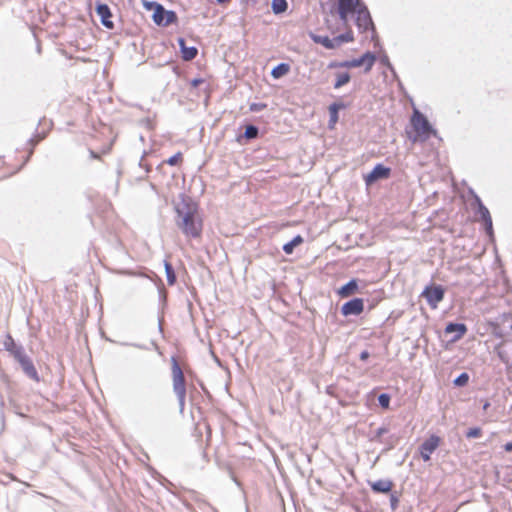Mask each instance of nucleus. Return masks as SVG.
<instances>
[{"mask_svg": "<svg viewBox=\"0 0 512 512\" xmlns=\"http://www.w3.org/2000/svg\"><path fill=\"white\" fill-rule=\"evenodd\" d=\"M181 201L174 206L175 224L186 237L197 239L203 232V218L199 205L190 196L180 195Z\"/></svg>", "mask_w": 512, "mask_h": 512, "instance_id": "obj_1", "label": "nucleus"}, {"mask_svg": "<svg viewBox=\"0 0 512 512\" xmlns=\"http://www.w3.org/2000/svg\"><path fill=\"white\" fill-rule=\"evenodd\" d=\"M411 124L415 132L414 136L410 137L413 142H425L431 136L437 135V131L430 124L427 117L417 109L413 111Z\"/></svg>", "mask_w": 512, "mask_h": 512, "instance_id": "obj_2", "label": "nucleus"}, {"mask_svg": "<svg viewBox=\"0 0 512 512\" xmlns=\"http://www.w3.org/2000/svg\"><path fill=\"white\" fill-rule=\"evenodd\" d=\"M171 371H172V382H173V392L175 393L180 412H183L185 407V399H186V380L183 373V370L178 362L176 356H172L171 359Z\"/></svg>", "mask_w": 512, "mask_h": 512, "instance_id": "obj_3", "label": "nucleus"}, {"mask_svg": "<svg viewBox=\"0 0 512 512\" xmlns=\"http://www.w3.org/2000/svg\"><path fill=\"white\" fill-rule=\"evenodd\" d=\"M363 3L364 2L362 0H338L337 14L341 22L346 25L350 16H354Z\"/></svg>", "mask_w": 512, "mask_h": 512, "instance_id": "obj_4", "label": "nucleus"}, {"mask_svg": "<svg viewBox=\"0 0 512 512\" xmlns=\"http://www.w3.org/2000/svg\"><path fill=\"white\" fill-rule=\"evenodd\" d=\"M152 20L159 27H168L178 22V16L174 10H167L161 4L157 11L152 13Z\"/></svg>", "mask_w": 512, "mask_h": 512, "instance_id": "obj_5", "label": "nucleus"}, {"mask_svg": "<svg viewBox=\"0 0 512 512\" xmlns=\"http://www.w3.org/2000/svg\"><path fill=\"white\" fill-rule=\"evenodd\" d=\"M433 309L444 299L445 289L439 284H430L426 286L421 294Z\"/></svg>", "mask_w": 512, "mask_h": 512, "instance_id": "obj_6", "label": "nucleus"}, {"mask_svg": "<svg viewBox=\"0 0 512 512\" xmlns=\"http://www.w3.org/2000/svg\"><path fill=\"white\" fill-rule=\"evenodd\" d=\"M354 23L360 33H365L374 25L371 13L365 3L354 14Z\"/></svg>", "mask_w": 512, "mask_h": 512, "instance_id": "obj_7", "label": "nucleus"}, {"mask_svg": "<svg viewBox=\"0 0 512 512\" xmlns=\"http://www.w3.org/2000/svg\"><path fill=\"white\" fill-rule=\"evenodd\" d=\"M391 168L383 163H377L372 170L364 175V181L367 186L376 183L379 180L388 179L391 175Z\"/></svg>", "mask_w": 512, "mask_h": 512, "instance_id": "obj_8", "label": "nucleus"}, {"mask_svg": "<svg viewBox=\"0 0 512 512\" xmlns=\"http://www.w3.org/2000/svg\"><path fill=\"white\" fill-rule=\"evenodd\" d=\"M365 309V299L354 297L342 304L340 313L344 317L359 316Z\"/></svg>", "mask_w": 512, "mask_h": 512, "instance_id": "obj_9", "label": "nucleus"}, {"mask_svg": "<svg viewBox=\"0 0 512 512\" xmlns=\"http://www.w3.org/2000/svg\"><path fill=\"white\" fill-rule=\"evenodd\" d=\"M440 441L441 439L439 436L432 434L421 443L419 446V453L424 462L431 459V454L438 448Z\"/></svg>", "mask_w": 512, "mask_h": 512, "instance_id": "obj_10", "label": "nucleus"}, {"mask_svg": "<svg viewBox=\"0 0 512 512\" xmlns=\"http://www.w3.org/2000/svg\"><path fill=\"white\" fill-rule=\"evenodd\" d=\"M3 348L17 361L24 354H26L24 347L15 342L10 333H6L3 341Z\"/></svg>", "mask_w": 512, "mask_h": 512, "instance_id": "obj_11", "label": "nucleus"}, {"mask_svg": "<svg viewBox=\"0 0 512 512\" xmlns=\"http://www.w3.org/2000/svg\"><path fill=\"white\" fill-rule=\"evenodd\" d=\"M466 331L467 327L464 323L449 322L444 329V335H451L448 342L454 343L458 341L466 333Z\"/></svg>", "mask_w": 512, "mask_h": 512, "instance_id": "obj_12", "label": "nucleus"}, {"mask_svg": "<svg viewBox=\"0 0 512 512\" xmlns=\"http://www.w3.org/2000/svg\"><path fill=\"white\" fill-rule=\"evenodd\" d=\"M19 363L23 373L30 379L39 382L40 376L38 374V371L32 361V359L27 355L24 354L21 358L17 360Z\"/></svg>", "mask_w": 512, "mask_h": 512, "instance_id": "obj_13", "label": "nucleus"}, {"mask_svg": "<svg viewBox=\"0 0 512 512\" xmlns=\"http://www.w3.org/2000/svg\"><path fill=\"white\" fill-rule=\"evenodd\" d=\"M96 14L100 17L101 24L107 29H113L114 23L111 20L112 12L110 7L102 2H97L95 6Z\"/></svg>", "mask_w": 512, "mask_h": 512, "instance_id": "obj_14", "label": "nucleus"}, {"mask_svg": "<svg viewBox=\"0 0 512 512\" xmlns=\"http://www.w3.org/2000/svg\"><path fill=\"white\" fill-rule=\"evenodd\" d=\"M350 106L349 103L343 101H335L328 106L329 120L328 128L333 129L339 120V111L341 109H347Z\"/></svg>", "mask_w": 512, "mask_h": 512, "instance_id": "obj_15", "label": "nucleus"}, {"mask_svg": "<svg viewBox=\"0 0 512 512\" xmlns=\"http://www.w3.org/2000/svg\"><path fill=\"white\" fill-rule=\"evenodd\" d=\"M259 133H260V130H259L258 126L251 124V123L246 124L244 126V132L239 133L236 136V141L239 144H246L247 142H249L251 140L257 139L259 137Z\"/></svg>", "mask_w": 512, "mask_h": 512, "instance_id": "obj_16", "label": "nucleus"}, {"mask_svg": "<svg viewBox=\"0 0 512 512\" xmlns=\"http://www.w3.org/2000/svg\"><path fill=\"white\" fill-rule=\"evenodd\" d=\"M359 282V279L351 278L348 282H346L336 290V294L340 298H348L356 294L357 292H359L360 289Z\"/></svg>", "mask_w": 512, "mask_h": 512, "instance_id": "obj_17", "label": "nucleus"}, {"mask_svg": "<svg viewBox=\"0 0 512 512\" xmlns=\"http://www.w3.org/2000/svg\"><path fill=\"white\" fill-rule=\"evenodd\" d=\"M377 60V55L372 51L364 52L360 57L353 58V64L355 67H360L364 65V71L367 73L371 71Z\"/></svg>", "mask_w": 512, "mask_h": 512, "instance_id": "obj_18", "label": "nucleus"}, {"mask_svg": "<svg viewBox=\"0 0 512 512\" xmlns=\"http://www.w3.org/2000/svg\"><path fill=\"white\" fill-rule=\"evenodd\" d=\"M369 485L374 493L388 494L392 490L393 482L389 479H379L373 482H369Z\"/></svg>", "mask_w": 512, "mask_h": 512, "instance_id": "obj_19", "label": "nucleus"}, {"mask_svg": "<svg viewBox=\"0 0 512 512\" xmlns=\"http://www.w3.org/2000/svg\"><path fill=\"white\" fill-rule=\"evenodd\" d=\"M354 41V34L351 29L341 33L332 38L333 49L340 47L343 43H349Z\"/></svg>", "mask_w": 512, "mask_h": 512, "instance_id": "obj_20", "label": "nucleus"}, {"mask_svg": "<svg viewBox=\"0 0 512 512\" xmlns=\"http://www.w3.org/2000/svg\"><path fill=\"white\" fill-rule=\"evenodd\" d=\"M309 37L314 43L320 44L323 47H325L326 49L333 50L332 38H330L329 36L319 35L314 32H309Z\"/></svg>", "mask_w": 512, "mask_h": 512, "instance_id": "obj_21", "label": "nucleus"}, {"mask_svg": "<svg viewBox=\"0 0 512 512\" xmlns=\"http://www.w3.org/2000/svg\"><path fill=\"white\" fill-rule=\"evenodd\" d=\"M482 225L484 226L487 234L489 235V238L491 242L494 241V235H493V229H492V219L490 216V213L486 207L482 205Z\"/></svg>", "mask_w": 512, "mask_h": 512, "instance_id": "obj_22", "label": "nucleus"}, {"mask_svg": "<svg viewBox=\"0 0 512 512\" xmlns=\"http://www.w3.org/2000/svg\"><path fill=\"white\" fill-rule=\"evenodd\" d=\"M303 242V237L300 234H297L282 246V250L285 254L290 255L294 252L295 248L301 245Z\"/></svg>", "mask_w": 512, "mask_h": 512, "instance_id": "obj_23", "label": "nucleus"}, {"mask_svg": "<svg viewBox=\"0 0 512 512\" xmlns=\"http://www.w3.org/2000/svg\"><path fill=\"white\" fill-rule=\"evenodd\" d=\"M290 64L286 62H281L274 66L270 72L271 77L274 79H280L290 71Z\"/></svg>", "mask_w": 512, "mask_h": 512, "instance_id": "obj_24", "label": "nucleus"}, {"mask_svg": "<svg viewBox=\"0 0 512 512\" xmlns=\"http://www.w3.org/2000/svg\"><path fill=\"white\" fill-rule=\"evenodd\" d=\"M351 80V74L347 71L336 73V78L333 83L334 89H340L344 85L348 84Z\"/></svg>", "mask_w": 512, "mask_h": 512, "instance_id": "obj_25", "label": "nucleus"}, {"mask_svg": "<svg viewBox=\"0 0 512 512\" xmlns=\"http://www.w3.org/2000/svg\"><path fill=\"white\" fill-rule=\"evenodd\" d=\"M469 193L473 197V202L471 204L472 209L474 211L473 218L475 221H479L480 220V196L471 188L469 189Z\"/></svg>", "mask_w": 512, "mask_h": 512, "instance_id": "obj_26", "label": "nucleus"}, {"mask_svg": "<svg viewBox=\"0 0 512 512\" xmlns=\"http://www.w3.org/2000/svg\"><path fill=\"white\" fill-rule=\"evenodd\" d=\"M164 269H165L167 283L169 285H174L177 281V277H176V273L174 271L173 265L169 261L164 260Z\"/></svg>", "mask_w": 512, "mask_h": 512, "instance_id": "obj_27", "label": "nucleus"}, {"mask_svg": "<svg viewBox=\"0 0 512 512\" xmlns=\"http://www.w3.org/2000/svg\"><path fill=\"white\" fill-rule=\"evenodd\" d=\"M288 9L287 0H272L271 10L275 15L284 13Z\"/></svg>", "mask_w": 512, "mask_h": 512, "instance_id": "obj_28", "label": "nucleus"}, {"mask_svg": "<svg viewBox=\"0 0 512 512\" xmlns=\"http://www.w3.org/2000/svg\"><path fill=\"white\" fill-rule=\"evenodd\" d=\"M180 53L184 61H192L198 55V48L196 46H186Z\"/></svg>", "mask_w": 512, "mask_h": 512, "instance_id": "obj_29", "label": "nucleus"}, {"mask_svg": "<svg viewBox=\"0 0 512 512\" xmlns=\"http://www.w3.org/2000/svg\"><path fill=\"white\" fill-rule=\"evenodd\" d=\"M46 137V132H37L34 136L29 138L28 143L31 145L26 161L33 153L34 147Z\"/></svg>", "mask_w": 512, "mask_h": 512, "instance_id": "obj_30", "label": "nucleus"}, {"mask_svg": "<svg viewBox=\"0 0 512 512\" xmlns=\"http://www.w3.org/2000/svg\"><path fill=\"white\" fill-rule=\"evenodd\" d=\"M389 432V428L385 425L380 426L376 429L373 436L370 437V441L380 443L384 442V438H382L383 435L387 434Z\"/></svg>", "mask_w": 512, "mask_h": 512, "instance_id": "obj_31", "label": "nucleus"}, {"mask_svg": "<svg viewBox=\"0 0 512 512\" xmlns=\"http://www.w3.org/2000/svg\"><path fill=\"white\" fill-rule=\"evenodd\" d=\"M383 440H384V442H381V443L385 445L384 451L386 452V451H389V450H392L395 448V446L399 440V437L393 434L387 438H384Z\"/></svg>", "mask_w": 512, "mask_h": 512, "instance_id": "obj_32", "label": "nucleus"}, {"mask_svg": "<svg viewBox=\"0 0 512 512\" xmlns=\"http://www.w3.org/2000/svg\"><path fill=\"white\" fill-rule=\"evenodd\" d=\"M378 404L383 409L390 408L391 395L389 393H381L378 395Z\"/></svg>", "mask_w": 512, "mask_h": 512, "instance_id": "obj_33", "label": "nucleus"}, {"mask_svg": "<svg viewBox=\"0 0 512 512\" xmlns=\"http://www.w3.org/2000/svg\"><path fill=\"white\" fill-rule=\"evenodd\" d=\"M469 381V375L467 372L460 373L454 380L453 384L457 387H462L466 385Z\"/></svg>", "mask_w": 512, "mask_h": 512, "instance_id": "obj_34", "label": "nucleus"}, {"mask_svg": "<svg viewBox=\"0 0 512 512\" xmlns=\"http://www.w3.org/2000/svg\"><path fill=\"white\" fill-rule=\"evenodd\" d=\"M181 160H182V153L177 152V153L173 154L172 156H170L166 160V163L170 166H176L181 162Z\"/></svg>", "mask_w": 512, "mask_h": 512, "instance_id": "obj_35", "label": "nucleus"}, {"mask_svg": "<svg viewBox=\"0 0 512 512\" xmlns=\"http://www.w3.org/2000/svg\"><path fill=\"white\" fill-rule=\"evenodd\" d=\"M161 4L157 1H148V0H143V7L147 10V11H151L152 13H154V11H157V8L160 6Z\"/></svg>", "mask_w": 512, "mask_h": 512, "instance_id": "obj_36", "label": "nucleus"}, {"mask_svg": "<svg viewBox=\"0 0 512 512\" xmlns=\"http://www.w3.org/2000/svg\"><path fill=\"white\" fill-rule=\"evenodd\" d=\"M368 31L371 32V40L374 42V47L375 48H381V44H380V41H379V37H378V33H377V30H376L375 24L372 27H370L368 29Z\"/></svg>", "mask_w": 512, "mask_h": 512, "instance_id": "obj_37", "label": "nucleus"}, {"mask_svg": "<svg viewBox=\"0 0 512 512\" xmlns=\"http://www.w3.org/2000/svg\"><path fill=\"white\" fill-rule=\"evenodd\" d=\"M389 501H390V507L391 509L394 511L398 508L399 506V495L397 492H390V497H389Z\"/></svg>", "mask_w": 512, "mask_h": 512, "instance_id": "obj_38", "label": "nucleus"}, {"mask_svg": "<svg viewBox=\"0 0 512 512\" xmlns=\"http://www.w3.org/2000/svg\"><path fill=\"white\" fill-rule=\"evenodd\" d=\"M465 436L467 438H478V437H480V426H474V427L469 428L465 432Z\"/></svg>", "mask_w": 512, "mask_h": 512, "instance_id": "obj_39", "label": "nucleus"}, {"mask_svg": "<svg viewBox=\"0 0 512 512\" xmlns=\"http://www.w3.org/2000/svg\"><path fill=\"white\" fill-rule=\"evenodd\" d=\"M266 107H267L266 103H263V102H253V103L250 104L249 110L251 112H260V111L264 110Z\"/></svg>", "mask_w": 512, "mask_h": 512, "instance_id": "obj_40", "label": "nucleus"}, {"mask_svg": "<svg viewBox=\"0 0 512 512\" xmlns=\"http://www.w3.org/2000/svg\"><path fill=\"white\" fill-rule=\"evenodd\" d=\"M380 63L384 66H386L393 74H395V69L393 67V65L391 64L390 60H389V57L387 56V54H383L381 55L380 57Z\"/></svg>", "mask_w": 512, "mask_h": 512, "instance_id": "obj_41", "label": "nucleus"}, {"mask_svg": "<svg viewBox=\"0 0 512 512\" xmlns=\"http://www.w3.org/2000/svg\"><path fill=\"white\" fill-rule=\"evenodd\" d=\"M380 300H381L380 298L365 299V303H367L368 310L371 311L372 309H374Z\"/></svg>", "mask_w": 512, "mask_h": 512, "instance_id": "obj_42", "label": "nucleus"}, {"mask_svg": "<svg viewBox=\"0 0 512 512\" xmlns=\"http://www.w3.org/2000/svg\"><path fill=\"white\" fill-rule=\"evenodd\" d=\"M202 83H204V79L203 78H200V77H197V78H194L190 81V85L191 87L193 88H196L198 87L199 85H201Z\"/></svg>", "mask_w": 512, "mask_h": 512, "instance_id": "obj_43", "label": "nucleus"}, {"mask_svg": "<svg viewBox=\"0 0 512 512\" xmlns=\"http://www.w3.org/2000/svg\"><path fill=\"white\" fill-rule=\"evenodd\" d=\"M341 67L347 69L356 68L355 65L353 64V59L341 61Z\"/></svg>", "mask_w": 512, "mask_h": 512, "instance_id": "obj_44", "label": "nucleus"}, {"mask_svg": "<svg viewBox=\"0 0 512 512\" xmlns=\"http://www.w3.org/2000/svg\"><path fill=\"white\" fill-rule=\"evenodd\" d=\"M121 346H132L138 349H146L144 345L138 344V343H128V342H120Z\"/></svg>", "mask_w": 512, "mask_h": 512, "instance_id": "obj_45", "label": "nucleus"}, {"mask_svg": "<svg viewBox=\"0 0 512 512\" xmlns=\"http://www.w3.org/2000/svg\"><path fill=\"white\" fill-rule=\"evenodd\" d=\"M177 43H178V45H179L180 52H181V51H183V48H186V46H187V45H186V40H185V38H183V37H179V38L177 39Z\"/></svg>", "mask_w": 512, "mask_h": 512, "instance_id": "obj_46", "label": "nucleus"}, {"mask_svg": "<svg viewBox=\"0 0 512 512\" xmlns=\"http://www.w3.org/2000/svg\"><path fill=\"white\" fill-rule=\"evenodd\" d=\"M370 357V353L368 350H363L361 351L360 355H359V358L361 361H366L368 360Z\"/></svg>", "mask_w": 512, "mask_h": 512, "instance_id": "obj_47", "label": "nucleus"}, {"mask_svg": "<svg viewBox=\"0 0 512 512\" xmlns=\"http://www.w3.org/2000/svg\"><path fill=\"white\" fill-rule=\"evenodd\" d=\"M328 69H335V68H342L341 67V61H331L329 64H328Z\"/></svg>", "mask_w": 512, "mask_h": 512, "instance_id": "obj_48", "label": "nucleus"}, {"mask_svg": "<svg viewBox=\"0 0 512 512\" xmlns=\"http://www.w3.org/2000/svg\"><path fill=\"white\" fill-rule=\"evenodd\" d=\"M4 406H5L4 397L0 394L1 417H4V412H3Z\"/></svg>", "mask_w": 512, "mask_h": 512, "instance_id": "obj_49", "label": "nucleus"}, {"mask_svg": "<svg viewBox=\"0 0 512 512\" xmlns=\"http://www.w3.org/2000/svg\"><path fill=\"white\" fill-rule=\"evenodd\" d=\"M504 450L506 452H512V442H507L505 445H504Z\"/></svg>", "mask_w": 512, "mask_h": 512, "instance_id": "obj_50", "label": "nucleus"}, {"mask_svg": "<svg viewBox=\"0 0 512 512\" xmlns=\"http://www.w3.org/2000/svg\"><path fill=\"white\" fill-rule=\"evenodd\" d=\"M122 275H130V276H135L136 273L132 272V271H121L120 272Z\"/></svg>", "mask_w": 512, "mask_h": 512, "instance_id": "obj_51", "label": "nucleus"}, {"mask_svg": "<svg viewBox=\"0 0 512 512\" xmlns=\"http://www.w3.org/2000/svg\"><path fill=\"white\" fill-rule=\"evenodd\" d=\"M231 0H216L218 4H226L229 3Z\"/></svg>", "mask_w": 512, "mask_h": 512, "instance_id": "obj_52", "label": "nucleus"}, {"mask_svg": "<svg viewBox=\"0 0 512 512\" xmlns=\"http://www.w3.org/2000/svg\"><path fill=\"white\" fill-rule=\"evenodd\" d=\"M90 155L94 159H98L99 158V156L94 151H92V150L90 151Z\"/></svg>", "mask_w": 512, "mask_h": 512, "instance_id": "obj_53", "label": "nucleus"}, {"mask_svg": "<svg viewBox=\"0 0 512 512\" xmlns=\"http://www.w3.org/2000/svg\"><path fill=\"white\" fill-rule=\"evenodd\" d=\"M37 52L40 53L41 52V46L38 44L37 45Z\"/></svg>", "mask_w": 512, "mask_h": 512, "instance_id": "obj_54", "label": "nucleus"}, {"mask_svg": "<svg viewBox=\"0 0 512 512\" xmlns=\"http://www.w3.org/2000/svg\"><path fill=\"white\" fill-rule=\"evenodd\" d=\"M133 106H134V107H137V108H139V109H142V106H141V105H139V104H134Z\"/></svg>", "mask_w": 512, "mask_h": 512, "instance_id": "obj_55", "label": "nucleus"}, {"mask_svg": "<svg viewBox=\"0 0 512 512\" xmlns=\"http://www.w3.org/2000/svg\"><path fill=\"white\" fill-rule=\"evenodd\" d=\"M159 330L162 331V324H161V320H159Z\"/></svg>", "mask_w": 512, "mask_h": 512, "instance_id": "obj_56", "label": "nucleus"}]
</instances>
